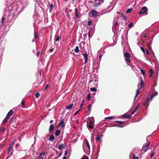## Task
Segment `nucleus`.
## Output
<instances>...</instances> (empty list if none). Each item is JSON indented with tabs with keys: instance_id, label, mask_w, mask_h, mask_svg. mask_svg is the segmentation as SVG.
Masks as SVG:
<instances>
[{
	"instance_id": "nucleus-31",
	"label": "nucleus",
	"mask_w": 159,
	"mask_h": 159,
	"mask_svg": "<svg viewBox=\"0 0 159 159\" xmlns=\"http://www.w3.org/2000/svg\"><path fill=\"white\" fill-rule=\"evenodd\" d=\"M90 89L93 92H96L97 90V89L95 87L91 88Z\"/></svg>"
},
{
	"instance_id": "nucleus-62",
	"label": "nucleus",
	"mask_w": 159,
	"mask_h": 159,
	"mask_svg": "<svg viewBox=\"0 0 159 159\" xmlns=\"http://www.w3.org/2000/svg\"><path fill=\"white\" fill-rule=\"evenodd\" d=\"M147 34H145L144 35L143 37L145 38V37H147Z\"/></svg>"
},
{
	"instance_id": "nucleus-6",
	"label": "nucleus",
	"mask_w": 159,
	"mask_h": 159,
	"mask_svg": "<svg viewBox=\"0 0 159 159\" xmlns=\"http://www.w3.org/2000/svg\"><path fill=\"white\" fill-rule=\"evenodd\" d=\"M58 126H61V128L64 127L65 126L64 122L63 120H62L58 124Z\"/></svg>"
},
{
	"instance_id": "nucleus-32",
	"label": "nucleus",
	"mask_w": 159,
	"mask_h": 159,
	"mask_svg": "<svg viewBox=\"0 0 159 159\" xmlns=\"http://www.w3.org/2000/svg\"><path fill=\"white\" fill-rule=\"evenodd\" d=\"M9 119L8 118H7V116H6L5 118L3 120V121L2 123H5L7 122V119Z\"/></svg>"
},
{
	"instance_id": "nucleus-16",
	"label": "nucleus",
	"mask_w": 159,
	"mask_h": 159,
	"mask_svg": "<svg viewBox=\"0 0 159 159\" xmlns=\"http://www.w3.org/2000/svg\"><path fill=\"white\" fill-rule=\"evenodd\" d=\"M139 107V104L138 105H137L136 107H135V109H134V110L131 113L132 115H133L134 114L135 112L138 110Z\"/></svg>"
},
{
	"instance_id": "nucleus-45",
	"label": "nucleus",
	"mask_w": 159,
	"mask_h": 159,
	"mask_svg": "<svg viewBox=\"0 0 159 159\" xmlns=\"http://www.w3.org/2000/svg\"><path fill=\"white\" fill-rule=\"evenodd\" d=\"M132 11V9L130 8V9H128L127 11H126V13H129V12H130L131 11Z\"/></svg>"
},
{
	"instance_id": "nucleus-23",
	"label": "nucleus",
	"mask_w": 159,
	"mask_h": 159,
	"mask_svg": "<svg viewBox=\"0 0 159 159\" xmlns=\"http://www.w3.org/2000/svg\"><path fill=\"white\" fill-rule=\"evenodd\" d=\"M139 156H136L134 153V154H133V159H139L138 157Z\"/></svg>"
},
{
	"instance_id": "nucleus-41",
	"label": "nucleus",
	"mask_w": 159,
	"mask_h": 159,
	"mask_svg": "<svg viewBox=\"0 0 159 159\" xmlns=\"http://www.w3.org/2000/svg\"><path fill=\"white\" fill-rule=\"evenodd\" d=\"M81 159H89L88 157L86 156H83Z\"/></svg>"
},
{
	"instance_id": "nucleus-43",
	"label": "nucleus",
	"mask_w": 159,
	"mask_h": 159,
	"mask_svg": "<svg viewBox=\"0 0 159 159\" xmlns=\"http://www.w3.org/2000/svg\"><path fill=\"white\" fill-rule=\"evenodd\" d=\"M91 96L90 94H89L87 96V100L89 101L90 100Z\"/></svg>"
},
{
	"instance_id": "nucleus-10",
	"label": "nucleus",
	"mask_w": 159,
	"mask_h": 159,
	"mask_svg": "<svg viewBox=\"0 0 159 159\" xmlns=\"http://www.w3.org/2000/svg\"><path fill=\"white\" fill-rule=\"evenodd\" d=\"M83 55L85 59L84 63L86 64L88 60V55L87 53L84 54Z\"/></svg>"
},
{
	"instance_id": "nucleus-42",
	"label": "nucleus",
	"mask_w": 159,
	"mask_h": 159,
	"mask_svg": "<svg viewBox=\"0 0 159 159\" xmlns=\"http://www.w3.org/2000/svg\"><path fill=\"white\" fill-rule=\"evenodd\" d=\"M151 44V42H148L147 43V45L148 47V48L150 50V44Z\"/></svg>"
},
{
	"instance_id": "nucleus-19",
	"label": "nucleus",
	"mask_w": 159,
	"mask_h": 159,
	"mask_svg": "<svg viewBox=\"0 0 159 159\" xmlns=\"http://www.w3.org/2000/svg\"><path fill=\"white\" fill-rule=\"evenodd\" d=\"M124 56L126 58H130V55L129 53L127 52H125L124 54Z\"/></svg>"
},
{
	"instance_id": "nucleus-28",
	"label": "nucleus",
	"mask_w": 159,
	"mask_h": 159,
	"mask_svg": "<svg viewBox=\"0 0 159 159\" xmlns=\"http://www.w3.org/2000/svg\"><path fill=\"white\" fill-rule=\"evenodd\" d=\"M140 93V91L138 89L137 91H136V94L135 95V97H134V99H135L137 97V96L139 94V93Z\"/></svg>"
},
{
	"instance_id": "nucleus-39",
	"label": "nucleus",
	"mask_w": 159,
	"mask_h": 159,
	"mask_svg": "<svg viewBox=\"0 0 159 159\" xmlns=\"http://www.w3.org/2000/svg\"><path fill=\"white\" fill-rule=\"evenodd\" d=\"M140 71L141 72V73L143 74V75H144L145 74V72L142 69H140Z\"/></svg>"
},
{
	"instance_id": "nucleus-15",
	"label": "nucleus",
	"mask_w": 159,
	"mask_h": 159,
	"mask_svg": "<svg viewBox=\"0 0 159 159\" xmlns=\"http://www.w3.org/2000/svg\"><path fill=\"white\" fill-rule=\"evenodd\" d=\"M12 147H13V145H12V144H10L9 147L8 149V150H7V153L8 154L9 153V152H10L11 151L12 148Z\"/></svg>"
},
{
	"instance_id": "nucleus-13",
	"label": "nucleus",
	"mask_w": 159,
	"mask_h": 159,
	"mask_svg": "<svg viewBox=\"0 0 159 159\" xmlns=\"http://www.w3.org/2000/svg\"><path fill=\"white\" fill-rule=\"evenodd\" d=\"M65 147V145L63 144H59L58 145V148L59 150H61L62 148Z\"/></svg>"
},
{
	"instance_id": "nucleus-58",
	"label": "nucleus",
	"mask_w": 159,
	"mask_h": 159,
	"mask_svg": "<svg viewBox=\"0 0 159 159\" xmlns=\"http://www.w3.org/2000/svg\"><path fill=\"white\" fill-rule=\"evenodd\" d=\"M62 155V152H60L59 155L57 156V157H60Z\"/></svg>"
},
{
	"instance_id": "nucleus-17",
	"label": "nucleus",
	"mask_w": 159,
	"mask_h": 159,
	"mask_svg": "<svg viewBox=\"0 0 159 159\" xmlns=\"http://www.w3.org/2000/svg\"><path fill=\"white\" fill-rule=\"evenodd\" d=\"M144 81H143V80L142 79H141L140 83V89H142L143 88V86L144 85Z\"/></svg>"
},
{
	"instance_id": "nucleus-1",
	"label": "nucleus",
	"mask_w": 159,
	"mask_h": 159,
	"mask_svg": "<svg viewBox=\"0 0 159 159\" xmlns=\"http://www.w3.org/2000/svg\"><path fill=\"white\" fill-rule=\"evenodd\" d=\"M94 125V123L92 120H90L89 122H87V126L89 130L90 129H93Z\"/></svg>"
},
{
	"instance_id": "nucleus-27",
	"label": "nucleus",
	"mask_w": 159,
	"mask_h": 159,
	"mask_svg": "<svg viewBox=\"0 0 159 159\" xmlns=\"http://www.w3.org/2000/svg\"><path fill=\"white\" fill-rule=\"evenodd\" d=\"M85 143L87 147L89 148V149H90V146L89 144V143L87 140H86Z\"/></svg>"
},
{
	"instance_id": "nucleus-59",
	"label": "nucleus",
	"mask_w": 159,
	"mask_h": 159,
	"mask_svg": "<svg viewBox=\"0 0 159 159\" xmlns=\"http://www.w3.org/2000/svg\"><path fill=\"white\" fill-rule=\"evenodd\" d=\"M146 54L147 55H149V51L148 50H147V51H146Z\"/></svg>"
},
{
	"instance_id": "nucleus-21",
	"label": "nucleus",
	"mask_w": 159,
	"mask_h": 159,
	"mask_svg": "<svg viewBox=\"0 0 159 159\" xmlns=\"http://www.w3.org/2000/svg\"><path fill=\"white\" fill-rule=\"evenodd\" d=\"M55 138L53 135H51L50 136L49 138V140L50 141L53 140H54Z\"/></svg>"
},
{
	"instance_id": "nucleus-34",
	"label": "nucleus",
	"mask_w": 159,
	"mask_h": 159,
	"mask_svg": "<svg viewBox=\"0 0 159 159\" xmlns=\"http://www.w3.org/2000/svg\"><path fill=\"white\" fill-rule=\"evenodd\" d=\"M96 140L97 141H101V139L100 136H97L96 138Z\"/></svg>"
},
{
	"instance_id": "nucleus-33",
	"label": "nucleus",
	"mask_w": 159,
	"mask_h": 159,
	"mask_svg": "<svg viewBox=\"0 0 159 159\" xmlns=\"http://www.w3.org/2000/svg\"><path fill=\"white\" fill-rule=\"evenodd\" d=\"M93 5H94V7H96L99 6L100 5L101 3L100 2H99L98 3L94 4Z\"/></svg>"
},
{
	"instance_id": "nucleus-20",
	"label": "nucleus",
	"mask_w": 159,
	"mask_h": 159,
	"mask_svg": "<svg viewBox=\"0 0 159 159\" xmlns=\"http://www.w3.org/2000/svg\"><path fill=\"white\" fill-rule=\"evenodd\" d=\"M60 130L59 129L57 130L55 133V135L56 136H58L60 134Z\"/></svg>"
},
{
	"instance_id": "nucleus-44",
	"label": "nucleus",
	"mask_w": 159,
	"mask_h": 159,
	"mask_svg": "<svg viewBox=\"0 0 159 159\" xmlns=\"http://www.w3.org/2000/svg\"><path fill=\"white\" fill-rule=\"evenodd\" d=\"M92 21L91 20L89 21L88 24L89 25H90L92 24Z\"/></svg>"
},
{
	"instance_id": "nucleus-24",
	"label": "nucleus",
	"mask_w": 159,
	"mask_h": 159,
	"mask_svg": "<svg viewBox=\"0 0 159 159\" xmlns=\"http://www.w3.org/2000/svg\"><path fill=\"white\" fill-rule=\"evenodd\" d=\"M73 104H72L71 105H69V106H67L66 107V109H68V110H69V109H71L72 107H73Z\"/></svg>"
},
{
	"instance_id": "nucleus-35",
	"label": "nucleus",
	"mask_w": 159,
	"mask_h": 159,
	"mask_svg": "<svg viewBox=\"0 0 159 159\" xmlns=\"http://www.w3.org/2000/svg\"><path fill=\"white\" fill-rule=\"evenodd\" d=\"M114 118H115L114 117H113L112 116H110V117H106L105 119H109V120H110Z\"/></svg>"
},
{
	"instance_id": "nucleus-29",
	"label": "nucleus",
	"mask_w": 159,
	"mask_h": 159,
	"mask_svg": "<svg viewBox=\"0 0 159 159\" xmlns=\"http://www.w3.org/2000/svg\"><path fill=\"white\" fill-rule=\"evenodd\" d=\"M74 51L76 53H78L79 52V49L78 46H76L74 50Z\"/></svg>"
},
{
	"instance_id": "nucleus-47",
	"label": "nucleus",
	"mask_w": 159,
	"mask_h": 159,
	"mask_svg": "<svg viewBox=\"0 0 159 159\" xmlns=\"http://www.w3.org/2000/svg\"><path fill=\"white\" fill-rule=\"evenodd\" d=\"M154 156V153L153 152H152L151 153L150 155V157L151 158L153 156Z\"/></svg>"
},
{
	"instance_id": "nucleus-8",
	"label": "nucleus",
	"mask_w": 159,
	"mask_h": 159,
	"mask_svg": "<svg viewBox=\"0 0 159 159\" xmlns=\"http://www.w3.org/2000/svg\"><path fill=\"white\" fill-rule=\"evenodd\" d=\"M135 153V155L137 156H139L140 154L139 153V151L138 150L134 149L133 152V154Z\"/></svg>"
},
{
	"instance_id": "nucleus-4",
	"label": "nucleus",
	"mask_w": 159,
	"mask_h": 159,
	"mask_svg": "<svg viewBox=\"0 0 159 159\" xmlns=\"http://www.w3.org/2000/svg\"><path fill=\"white\" fill-rule=\"evenodd\" d=\"M14 113V112L12 110H11L7 114L6 116H7V118H10V117H11Z\"/></svg>"
},
{
	"instance_id": "nucleus-56",
	"label": "nucleus",
	"mask_w": 159,
	"mask_h": 159,
	"mask_svg": "<svg viewBox=\"0 0 159 159\" xmlns=\"http://www.w3.org/2000/svg\"><path fill=\"white\" fill-rule=\"evenodd\" d=\"M114 126H115L118 127H122L121 126H120V125H114Z\"/></svg>"
},
{
	"instance_id": "nucleus-26",
	"label": "nucleus",
	"mask_w": 159,
	"mask_h": 159,
	"mask_svg": "<svg viewBox=\"0 0 159 159\" xmlns=\"http://www.w3.org/2000/svg\"><path fill=\"white\" fill-rule=\"evenodd\" d=\"M125 61L129 63H130L131 62V60L130 58H127L125 59Z\"/></svg>"
},
{
	"instance_id": "nucleus-40",
	"label": "nucleus",
	"mask_w": 159,
	"mask_h": 159,
	"mask_svg": "<svg viewBox=\"0 0 159 159\" xmlns=\"http://www.w3.org/2000/svg\"><path fill=\"white\" fill-rule=\"evenodd\" d=\"M116 122L119 123L120 124H123L125 123L124 121H116Z\"/></svg>"
},
{
	"instance_id": "nucleus-61",
	"label": "nucleus",
	"mask_w": 159,
	"mask_h": 159,
	"mask_svg": "<svg viewBox=\"0 0 159 159\" xmlns=\"http://www.w3.org/2000/svg\"><path fill=\"white\" fill-rule=\"evenodd\" d=\"M19 143H17V144L16 145V148L17 147H18L19 146Z\"/></svg>"
},
{
	"instance_id": "nucleus-63",
	"label": "nucleus",
	"mask_w": 159,
	"mask_h": 159,
	"mask_svg": "<svg viewBox=\"0 0 159 159\" xmlns=\"http://www.w3.org/2000/svg\"><path fill=\"white\" fill-rule=\"evenodd\" d=\"M53 51V49L51 48L50 49L49 51L50 52H52Z\"/></svg>"
},
{
	"instance_id": "nucleus-11",
	"label": "nucleus",
	"mask_w": 159,
	"mask_h": 159,
	"mask_svg": "<svg viewBox=\"0 0 159 159\" xmlns=\"http://www.w3.org/2000/svg\"><path fill=\"white\" fill-rule=\"evenodd\" d=\"M131 116L132 115H127L126 114H125L122 116V117L123 118H131Z\"/></svg>"
},
{
	"instance_id": "nucleus-5",
	"label": "nucleus",
	"mask_w": 159,
	"mask_h": 159,
	"mask_svg": "<svg viewBox=\"0 0 159 159\" xmlns=\"http://www.w3.org/2000/svg\"><path fill=\"white\" fill-rule=\"evenodd\" d=\"M45 154V152H43L40 154L38 158L39 159H44V157Z\"/></svg>"
},
{
	"instance_id": "nucleus-36",
	"label": "nucleus",
	"mask_w": 159,
	"mask_h": 159,
	"mask_svg": "<svg viewBox=\"0 0 159 159\" xmlns=\"http://www.w3.org/2000/svg\"><path fill=\"white\" fill-rule=\"evenodd\" d=\"M34 36L35 39H37L38 38V34L37 33H34Z\"/></svg>"
},
{
	"instance_id": "nucleus-12",
	"label": "nucleus",
	"mask_w": 159,
	"mask_h": 159,
	"mask_svg": "<svg viewBox=\"0 0 159 159\" xmlns=\"http://www.w3.org/2000/svg\"><path fill=\"white\" fill-rule=\"evenodd\" d=\"M150 100V98H148L147 99V102L143 104V106L147 107H148V106L149 105L148 102Z\"/></svg>"
},
{
	"instance_id": "nucleus-22",
	"label": "nucleus",
	"mask_w": 159,
	"mask_h": 159,
	"mask_svg": "<svg viewBox=\"0 0 159 159\" xmlns=\"http://www.w3.org/2000/svg\"><path fill=\"white\" fill-rule=\"evenodd\" d=\"M61 39V37L58 36L57 34L56 36V38L55 39V41L56 42L58 41L59 40Z\"/></svg>"
},
{
	"instance_id": "nucleus-18",
	"label": "nucleus",
	"mask_w": 159,
	"mask_h": 159,
	"mask_svg": "<svg viewBox=\"0 0 159 159\" xmlns=\"http://www.w3.org/2000/svg\"><path fill=\"white\" fill-rule=\"evenodd\" d=\"M25 105V102L24 100L22 101L21 103L19 106V107H21L23 108L24 107Z\"/></svg>"
},
{
	"instance_id": "nucleus-52",
	"label": "nucleus",
	"mask_w": 159,
	"mask_h": 159,
	"mask_svg": "<svg viewBox=\"0 0 159 159\" xmlns=\"http://www.w3.org/2000/svg\"><path fill=\"white\" fill-rule=\"evenodd\" d=\"M5 17H4L3 16L2 18V23H3V22L4 20H5Z\"/></svg>"
},
{
	"instance_id": "nucleus-50",
	"label": "nucleus",
	"mask_w": 159,
	"mask_h": 159,
	"mask_svg": "<svg viewBox=\"0 0 159 159\" xmlns=\"http://www.w3.org/2000/svg\"><path fill=\"white\" fill-rule=\"evenodd\" d=\"M16 141V140H13V141L11 143H10V144H12V145L13 146V145L15 143V142Z\"/></svg>"
},
{
	"instance_id": "nucleus-48",
	"label": "nucleus",
	"mask_w": 159,
	"mask_h": 159,
	"mask_svg": "<svg viewBox=\"0 0 159 159\" xmlns=\"http://www.w3.org/2000/svg\"><path fill=\"white\" fill-rule=\"evenodd\" d=\"M150 74L152 75L153 73V70L152 69H150L149 70Z\"/></svg>"
},
{
	"instance_id": "nucleus-51",
	"label": "nucleus",
	"mask_w": 159,
	"mask_h": 159,
	"mask_svg": "<svg viewBox=\"0 0 159 159\" xmlns=\"http://www.w3.org/2000/svg\"><path fill=\"white\" fill-rule=\"evenodd\" d=\"M40 52L39 51H37V54H36V55H37V57H39V55L40 54Z\"/></svg>"
},
{
	"instance_id": "nucleus-14",
	"label": "nucleus",
	"mask_w": 159,
	"mask_h": 159,
	"mask_svg": "<svg viewBox=\"0 0 159 159\" xmlns=\"http://www.w3.org/2000/svg\"><path fill=\"white\" fill-rule=\"evenodd\" d=\"M157 94L158 93L157 92H155L154 93H153L150 96L151 100L154 97L157 95Z\"/></svg>"
},
{
	"instance_id": "nucleus-64",
	"label": "nucleus",
	"mask_w": 159,
	"mask_h": 159,
	"mask_svg": "<svg viewBox=\"0 0 159 159\" xmlns=\"http://www.w3.org/2000/svg\"><path fill=\"white\" fill-rule=\"evenodd\" d=\"M63 159H67V157L66 156H64L63 157Z\"/></svg>"
},
{
	"instance_id": "nucleus-25",
	"label": "nucleus",
	"mask_w": 159,
	"mask_h": 159,
	"mask_svg": "<svg viewBox=\"0 0 159 159\" xmlns=\"http://www.w3.org/2000/svg\"><path fill=\"white\" fill-rule=\"evenodd\" d=\"M49 7L50 8V12H51L53 7V4H50L49 5Z\"/></svg>"
},
{
	"instance_id": "nucleus-9",
	"label": "nucleus",
	"mask_w": 159,
	"mask_h": 159,
	"mask_svg": "<svg viewBox=\"0 0 159 159\" xmlns=\"http://www.w3.org/2000/svg\"><path fill=\"white\" fill-rule=\"evenodd\" d=\"M54 129V125H53V124H52L50 126L49 128V132H52L53 130Z\"/></svg>"
},
{
	"instance_id": "nucleus-53",
	"label": "nucleus",
	"mask_w": 159,
	"mask_h": 159,
	"mask_svg": "<svg viewBox=\"0 0 159 159\" xmlns=\"http://www.w3.org/2000/svg\"><path fill=\"white\" fill-rule=\"evenodd\" d=\"M102 57V55L101 54H100L99 55V58L100 60H101V58Z\"/></svg>"
},
{
	"instance_id": "nucleus-2",
	"label": "nucleus",
	"mask_w": 159,
	"mask_h": 159,
	"mask_svg": "<svg viewBox=\"0 0 159 159\" xmlns=\"http://www.w3.org/2000/svg\"><path fill=\"white\" fill-rule=\"evenodd\" d=\"M150 143V142H149L148 143H146L145 145H143L142 148V151H143L144 152H145L147 151L149 149Z\"/></svg>"
},
{
	"instance_id": "nucleus-38",
	"label": "nucleus",
	"mask_w": 159,
	"mask_h": 159,
	"mask_svg": "<svg viewBox=\"0 0 159 159\" xmlns=\"http://www.w3.org/2000/svg\"><path fill=\"white\" fill-rule=\"evenodd\" d=\"M133 23H130L129 24V27L130 28H131L133 27Z\"/></svg>"
},
{
	"instance_id": "nucleus-54",
	"label": "nucleus",
	"mask_w": 159,
	"mask_h": 159,
	"mask_svg": "<svg viewBox=\"0 0 159 159\" xmlns=\"http://www.w3.org/2000/svg\"><path fill=\"white\" fill-rule=\"evenodd\" d=\"M91 107V105H89V106H88V110H89V109Z\"/></svg>"
},
{
	"instance_id": "nucleus-60",
	"label": "nucleus",
	"mask_w": 159,
	"mask_h": 159,
	"mask_svg": "<svg viewBox=\"0 0 159 159\" xmlns=\"http://www.w3.org/2000/svg\"><path fill=\"white\" fill-rule=\"evenodd\" d=\"M127 18V17L126 16H124L123 17V19H125Z\"/></svg>"
},
{
	"instance_id": "nucleus-57",
	"label": "nucleus",
	"mask_w": 159,
	"mask_h": 159,
	"mask_svg": "<svg viewBox=\"0 0 159 159\" xmlns=\"http://www.w3.org/2000/svg\"><path fill=\"white\" fill-rule=\"evenodd\" d=\"M68 153V151H67V150L65 152V155H66Z\"/></svg>"
},
{
	"instance_id": "nucleus-3",
	"label": "nucleus",
	"mask_w": 159,
	"mask_h": 159,
	"mask_svg": "<svg viewBox=\"0 0 159 159\" xmlns=\"http://www.w3.org/2000/svg\"><path fill=\"white\" fill-rule=\"evenodd\" d=\"M147 10L148 9L146 7H143L141 8V10L140 11V12L139 14H143L145 13H146V12H147V14L148 12H147Z\"/></svg>"
},
{
	"instance_id": "nucleus-7",
	"label": "nucleus",
	"mask_w": 159,
	"mask_h": 159,
	"mask_svg": "<svg viewBox=\"0 0 159 159\" xmlns=\"http://www.w3.org/2000/svg\"><path fill=\"white\" fill-rule=\"evenodd\" d=\"M98 14V12L97 11H94V10H93L91 11V14L93 16H97Z\"/></svg>"
},
{
	"instance_id": "nucleus-49",
	"label": "nucleus",
	"mask_w": 159,
	"mask_h": 159,
	"mask_svg": "<svg viewBox=\"0 0 159 159\" xmlns=\"http://www.w3.org/2000/svg\"><path fill=\"white\" fill-rule=\"evenodd\" d=\"M80 109L78 111H77L75 114L74 115L75 116L78 113H79V112L80 111Z\"/></svg>"
},
{
	"instance_id": "nucleus-55",
	"label": "nucleus",
	"mask_w": 159,
	"mask_h": 159,
	"mask_svg": "<svg viewBox=\"0 0 159 159\" xmlns=\"http://www.w3.org/2000/svg\"><path fill=\"white\" fill-rule=\"evenodd\" d=\"M49 87V85L48 84L47 85H46V86L45 87V89L46 90L48 88V87Z\"/></svg>"
},
{
	"instance_id": "nucleus-37",
	"label": "nucleus",
	"mask_w": 159,
	"mask_h": 159,
	"mask_svg": "<svg viewBox=\"0 0 159 159\" xmlns=\"http://www.w3.org/2000/svg\"><path fill=\"white\" fill-rule=\"evenodd\" d=\"M40 96V94L39 93H36L35 94V97L36 98H38Z\"/></svg>"
},
{
	"instance_id": "nucleus-46",
	"label": "nucleus",
	"mask_w": 159,
	"mask_h": 159,
	"mask_svg": "<svg viewBox=\"0 0 159 159\" xmlns=\"http://www.w3.org/2000/svg\"><path fill=\"white\" fill-rule=\"evenodd\" d=\"M141 49L144 53L145 52V50L143 48L141 47Z\"/></svg>"
},
{
	"instance_id": "nucleus-30",
	"label": "nucleus",
	"mask_w": 159,
	"mask_h": 159,
	"mask_svg": "<svg viewBox=\"0 0 159 159\" xmlns=\"http://www.w3.org/2000/svg\"><path fill=\"white\" fill-rule=\"evenodd\" d=\"M75 16L76 17H78L79 16V15H78V11H77V8H75Z\"/></svg>"
}]
</instances>
